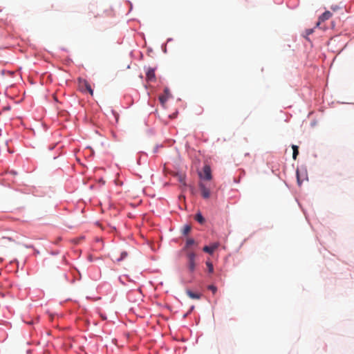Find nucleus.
<instances>
[{
	"label": "nucleus",
	"mask_w": 354,
	"mask_h": 354,
	"mask_svg": "<svg viewBox=\"0 0 354 354\" xmlns=\"http://www.w3.org/2000/svg\"><path fill=\"white\" fill-rule=\"evenodd\" d=\"M313 31H314L313 28L307 29L306 30V36H308V35H311L313 32Z\"/></svg>",
	"instance_id": "f3484780"
},
{
	"label": "nucleus",
	"mask_w": 354,
	"mask_h": 354,
	"mask_svg": "<svg viewBox=\"0 0 354 354\" xmlns=\"http://www.w3.org/2000/svg\"><path fill=\"white\" fill-rule=\"evenodd\" d=\"M165 96H167V97L169 95V89L167 88H166L165 89Z\"/></svg>",
	"instance_id": "aec40b11"
},
{
	"label": "nucleus",
	"mask_w": 354,
	"mask_h": 354,
	"mask_svg": "<svg viewBox=\"0 0 354 354\" xmlns=\"http://www.w3.org/2000/svg\"><path fill=\"white\" fill-rule=\"evenodd\" d=\"M186 257L187 259L188 270L191 273H192L194 272L196 266L195 263L196 254L193 251H187Z\"/></svg>",
	"instance_id": "f257e3e1"
},
{
	"label": "nucleus",
	"mask_w": 354,
	"mask_h": 354,
	"mask_svg": "<svg viewBox=\"0 0 354 354\" xmlns=\"http://www.w3.org/2000/svg\"><path fill=\"white\" fill-rule=\"evenodd\" d=\"M146 75L148 81L152 82L154 81L156 79L155 71L152 68L148 69Z\"/></svg>",
	"instance_id": "0eeeda50"
},
{
	"label": "nucleus",
	"mask_w": 354,
	"mask_h": 354,
	"mask_svg": "<svg viewBox=\"0 0 354 354\" xmlns=\"http://www.w3.org/2000/svg\"><path fill=\"white\" fill-rule=\"evenodd\" d=\"M208 289L211 290L213 292V294H215L217 291V288L214 285H209L208 286Z\"/></svg>",
	"instance_id": "4468645a"
},
{
	"label": "nucleus",
	"mask_w": 354,
	"mask_h": 354,
	"mask_svg": "<svg viewBox=\"0 0 354 354\" xmlns=\"http://www.w3.org/2000/svg\"><path fill=\"white\" fill-rule=\"evenodd\" d=\"M179 181L183 183V185H185V176H179Z\"/></svg>",
	"instance_id": "6ab92c4d"
},
{
	"label": "nucleus",
	"mask_w": 354,
	"mask_h": 354,
	"mask_svg": "<svg viewBox=\"0 0 354 354\" xmlns=\"http://www.w3.org/2000/svg\"><path fill=\"white\" fill-rule=\"evenodd\" d=\"M200 177L207 180H210L212 179V171L209 165H206L203 167V174H200Z\"/></svg>",
	"instance_id": "f03ea898"
},
{
	"label": "nucleus",
	"mask_w": 354,
	"mask_h": 354,
	"mask_svg": "<svg viewBox=\"0 0 354 354\" xmlns=\"http://www.w3.org/2000/svg\"><path fill=\"white\" fill-rule=\"evenodd\" d=\"M127 256V253L126 252H123L121 253V257L118 259V261H121L124 259Z\"/></svg>",
	"instance_id": "a211bd4d"
},
{
	"label": "nucleus",
	"mask_w": 354,
	"mask_h": 354,
	"mask_svg": "<svg viewBox=\"0 0 354 354\" xmlns=\"http://www.w3.org/2000/svg\"><path fill=\"white\" fill-rule=\"evenodd\" d=\"M195 219L201 224L205 222V218L201 213H197L195 216Z\"/></svg>",
	"instance_id": "9b49d317"
},
{
	"label": "nucleus",
	"mask_w": 354,
	"mask_h": 354,
	"mask_svg": "<svg viewBox=\"0 0 354 354\" xmlns=\"http://www.w3.org/2000/svg\"><path fill=\"white\" fill-rule=\"evenodd\" d=\"M167 98H168V97L165 96V95H162V96L159 97V100L162 104H164L166 102V101L167 100Z\"/></svg>",
	"instance_id": "2eb2a0df"
},
{
	"label": "nucleus",
	"mask_w": 354,
	"mask_h": 354,
	"mask_svg": "<svg viewBox=\"0 0 354 354\" xmlns=\"http://www.w3.org/2000/svg\"><path fill=\"white\" fill-rule=\"evenodd\" d=\"M296 174H297V183L299 185H301L302 183V180L300 179L299 171L298 169L297 170Z\"/></svg>",
	"instance_id": "dca6fc26"
},
{
	"label": "nucleus",
	"mask_w": 354,
	"mask_h": 354,
	"mask_svg": "<svg viewBox=\"0 0 354 354\" xmlns=\"http://www.w3.org/2000/svg\"><path fill=\"white\" fill-rule=\"evenodd\" d=\"M80 86L82 91H88L91 95H93V91L87 81H82L80 83Z\"/></svg>",
	"instance_id": "39448f33"
},
{
	"label": "nucleus",
	"mask_w": 354,
	"mask_h": 354,
	"mask_svg": "<svg viewBox=\"0 0 354 354\" xmlns=\"http://www.w3.org/2000/svg\"><path fill=\"white\" fill-rule=\"evenodd\" d=\"M332 17V13L330 11L324 12L319 17V21L317 22L316 26H319L322 21H324L326 20L329 19Z\"/></svg>",
	"instance_id": "423d86ee"
},
{
	"label": "nucleus",
	"mask_w": 354,
	"mask_h": 354,
	"mask_svg": "<svg viewBox=\"0 0 354 354\" xmlns=\"http://www.w3.org/2000/svg\"><path fill=\"white\" fill-rule=\"evenodd\" d=\"M194 244H195V241H194L193 239H188L187 240L186 245H185V248H183V250H187V251H189V250H188V248H189L191 245H194Z\"/></svg>",
	"instance_id": "1a4fd4ad"
},
{
	"label": "nucleus",
	"mask_w": 354,
	"mask_h": 354,
	"mask_svg": "<svg viewBox=\"0 0 354 354\" xmlns=\"http://www.w3.org/2000/svg\"><path fill=\"white\" fill-rule=\"evenodd\" d=\"M206 266L207 267L208 272L212 273L214 272V267L212 263L210 261H206Z\"/></svg>",
	"instance_id": "ddd939ff"
},
{
	"label": "nucleus",
	"mask_w": 354,
	"mask_h": 354,
	"mask_svg": "<svg viewBox=\"0 0 354 354\" xmlns=\"http://www.w3.org/2000/svg\"><path fill=\"white\" fill-rule=\"evenodd\" d=\"M199 188L201 192V195L204 198H209L210 197V189L205 186L203 183H199Z\"/></svg>",
	"instance_id": "7ed1b4c3"
},
{
	"label": "nucleus",
	"mask_w": 354,
	"mask_h": 354,
	"mask_svg": "<svg viewBox=\"0 0 354 354\" xmlns=\"http://www.w3.org/2000/svg\"><path fill=\"white\" fill-rule=\"evenodd\" d=\"M219 244L218 243H214L211 245H205L203 247V250L205 252L212 254L218 248Z\"/></svg>",
	"instance_id": "20e7f679"
},
{
	"label": "nucleus",
	"mask_w": 354,
	"mask_h": 354,
	"mask_svg": "<svg viewBox=\"0 0 354 354\" xmlns=\"http://www.w3.org/2000/svg\"><path fill=\"white\" fill-rule=\"evenodd\" d=\"M187 295L189 297L193 299H199L201 297V295L197 292H194L191 291L190 290H187L186 291Z\"/></svg>",
	"instance_id": "6e6552de"
},
{
	"label": "nucleus",
	"mask_w": 354,
	"mask_h": 354,
	"mask_svg": "<svg viewBox=\"0 0 354 354\" xmlns=\"http://www.w3.org/2000/svg\"><path fill=\"white\" fill-rule=\"evenodd\" d=\"M190 231H191V226L189 225H186L183 227V234L186 235V234H189Z\"/></svg>",
	"instance_id": "f8f14e48"
},
{
	"label": "nucleus",
	"mask_w": 354,
	"mask_h": 354,
	"mask_svg": "<svg viewBox=\"0 0 354 354\" xmlns=\"http://www.w3.org/2000/svg\"><path fill=\"white\" fill-rule=\"evenodd\" d=\"M292 150H293V153H292V158L294 160H296L297 159V157L299 154V149H298V147L296 146V145H292Z\"/></svg>",
	"instance_id": "9d476101"
}]
</instances>
